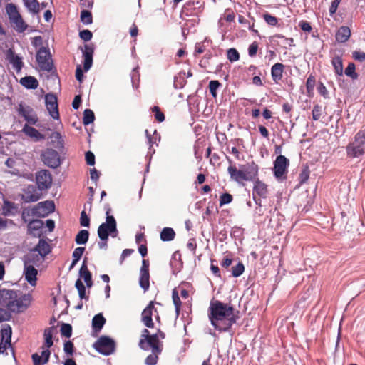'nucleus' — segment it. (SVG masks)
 <instances>
[{
  "label": "nucleus",
  "instance_id": "f257e3e1",
  "mask_svg": "<svg viewBox=\"0 0 365 365\" xmlns=\"http://www.w3.org/2000/svg\"><path fill=\"white\" fill-rule=\"evenodd\" d=\"M208 317L215 329L226 332L237 322L239 319V311H235L230 304L214 300L210 302Z\"/></svg>",
  "mask_w": 365,
  "mask_h": 365
},
{
  "label": "nucleus",
  "instance_id": "f03ea898",
  "mask_svg": "<svg viewBox=\"0 0 365 365\" xmlns=\"http://www.w3.org/2000/svg\"><path fill=\"white\" fill-rule=\"evenodd\" d=\"M29 296L22 294L19 296V291L12 289H0V305L5 307L12 312H22L29 306Z\"/></svg>",
  "mask_w": 365,
  "mask_h": 365
},
{
  "label": "nucleus",
  "instance_id": "7ed1b4c3",
  "mask_svg": "<svg viewBox=\"0 0 365 365\" xmlns=\"http://www.w3.org/2000/svg\"><path fill=\"white\" fill-rule=\"evenodd\" d=\"M347 156L351 158H359L365 153V129L360 130L354 136L353 142L346 148Z\"/></svg>",
  "mask_w": 365,
  "mask_h": 365
},
{
  "label": "nucleus",
  "instance_id": "20e7f679",
  "mask_svg": "<svg viewBox=\"0 0 365 365\" xmlns=\"http://www.w3.org/2000/svg\"><path fill=\"white\" fill-rule=\"evenodd\" d=\"M110 209L106 211V222L102 223L98 228V235L101 240H108L109 235L117 232L116 221L113 216L109 215Z\"/></svg>",
  "mask_w": 365,
  "mask_h": 365
},
{
  "label": "nucleus",
  "instance_id": "39448f33",
  "mask_svg": "<svg viewBox=\"0 0 365 365\" xmlns=\"http://www.w3.org/2000/svg\"><path fill=\"white\" fill-rule=\"evenodd\" d=\"M289 160L284 155H278L274 161L273 173L274 177L279 181H283L287 178Z\"/></svg>",
  "mask_w": 365,
  "mask_h": 365
},
{
  "label": "nucleus",
  "instance_id": "423d86ee",
  "mask_svg": "<svg viewBox=\"0 0 365 365\" xmlns=\"http://www.w3.org/2000/svg\"><path fill=\"white\" fill-rule=\"evenodd\" d=\"M94 349L103 355L111 354L115 347V341L106 336H101L93 344Z\"/></svg>",
  "mask_w": 365,
  "mask_h": 365
},
{
  "label": "nucleus",
  "instance_id": "0eeeda50",
  "mask_svg": "<svg viewBox=\"0 0 365 365\" xmlns=\"http://www.w3.org/2000/svg\"><path fill=\"white\" fill-rule=\"evenodd\" d=\"M43 163L51 168H56L61 164V157L58 151L47 148L41 155Z\"/></svg>",
  "mask_w": 365,
  "mask_h": 365
},
{
  "label": "nucleus",
  "instance_id": "6e6552de",
  "mask_svg": "<svg viewBox=\"0 0 365 365\" xmlns=\"http://www.w3.org/2000/svg\"><path fill=\"white\" fill-rule=\"evenodd\" d=\"M36 61L42 71H51L53 68V62L49 51L41 47L36 53Z\"/></svg>",
  "mask_w": 365,
  "mask_h": 365
},
{
  "label": "nucleus",
  "instance_id": "1a4fd4ad",
  "mask_svg": "<svg viewBox=\"0 0 365 365\" xmlns=\"http://www.w3.org/2000/svg\"><path fill=\"white\" fill-rule=\"evenodd\" d=\"M269 190L267 185L257 178L255 181L252 191V196L255 203L261 206L262 198H267Z\"/></svg>",
  "mask_w": 365,
  "mask_h": 365
},
{
  "label": "nucleus",
  "instance_id": "9d476101",
  "mask_svg": "<svg viewBox=\"0 0 365 365\" xmlns=\"http://www.w3.org/2000/svg\"><path fill=\"white\" fill-rule=\"evenodd\" d=\"M36 182L40 191L46 190L52 185V175L48 170H41L36 173Z\"/></svg>",
  "mask_w": 365,
  "mask_h": 365
},
{
  "label": "nucleus",
  "instance_id": "9b49d317",
  "mask_svg": "<svg viewBox=\"0 0 365 365\" xmlns=\"http://www.w3.org/2000/svg\"><path fill=\"white\" fill-rule=\"evenodd\" d=\"M34 208L36 217H45L54 211L55 205L51 200H46L38 203Z\"/></svg>",
  "mask_w": 365,
  "mask_h": 365
},
{
  "label": "nucleus",
  "instance_id": "f8f14e48",
  "mask_svg": "<svg viewBox=\"0 0 365 365\" xmlns=\"http://www.w3.org/2000/svg\"><path fill=\"white\" fill-rule=\"evenodd\" d=\"M153 312H157V309H155L154 302L150 301L148 305L143 310L141 313V321L148 328L154 327V323L153 322Z\"/></svg>",
  "mask_w": 365,
  "mask_h": 365
},
{
  "label": "nucleus",
  "instance_id": "ddd939ff",
  "mask_svg": "<svg viewBox=\"0 0 365 365\" xmlns=\"http://www.w3.org/2000/svg\"><path fill=\"white\" fill-rule=\"evenodd\" d=\"M46 106L49 114L53 119L59 118L58 108V101L56 95L52 93L46 94L45 96Z\"/></svg>",
  "mask_w": 365,
  "mask_h": 365
},
{
  "label": "nucleus",
  "instance_id": "4468645a",
  "mask_svg": "<svg viewBox=\"0 0 365 365\" xmlns=\"http://www.w3.org/2000/svg\"><path fill=\"white\" fill-rule=\"evenodd\" d=\"M18 112L19 115L24 118L28 124L35 125L37 123V115L31 107H24L22 104H19Z\"/></svg>",
  "mask_w": 365,
  "mask_h": 365
},
{
  "label": "nucleus",
  "instance_id": "2eb2a0df",
  "mask_svg": "<svg viewBox=\"0 0 365 365\" xmlns=\"http://www.w3.org/2000/svg\"><path fill=\"white\" fill-rule=\"evenodd\" d=\"M94 53V48L93 45L85 44L84 50L83 51V70L84 71H88L93 63V55Z\"/></svg>",
  "mask_w": 365,
  "mask_h": 365
},
{
  "label": "nucleus",
  "instance_id": "dca6fc26",
  "mask_svg": "<svg viewBox=\"0 0 365 365\" xmlns=\"http://www.w3.org/2000/svg\"><path fill=\"white\" fill-rule=\"evenodd\" d=\"M41 197L40 193L34 185H29L24 191L22 199L25 202H31L38 200Z\"/></svg>",
  "mask_w": 365,
  "mask_h": 365
},
{
  "label": "nucleus",
  "instance_id": "f3484780",
  "mask_svg": "<svg viewBox=\"0 0 365 365\" xmlns=\"http://www.w3.org/2000/svg\"><path fill=\"white\" fill-rule=\"evenodd\" d=\"M6 59L12 64L13 68L17 73L20 72L24 63L21 57L15 54L12 49H9L6 53Z\"/></svg>",
  "mask_w": 365,
  "mask_h": 365
},
{
  "label": "nucleus",
  "instance_id": "a211bd4d",
  "mask_svg": "<svg viewBox=\"0 0 365 365\" xmlns=\"http://www.w3.org/2000/svg\"><path fill=\"white\" fill-rule=\"evenodd\" d=\"M44 258L45 257L41 255L38 252L32 249L25 257L24 264H32L34 267V265L38 266L43 262Z\"/></svg>",
  "mask_w": 365,
  "mask_h": 365
},
{
  "label": "nucleus",
  "instance_id": "6ab92c4d",
  "mask_svg": "<svg viewBox=\"0 0 365 365\" xmlns=\"http://www.w3.org/2000/svg\"><path fill=\"white\" fill-rule=\"evenodd\" d=\"M243 168L245 181H255L258 175V165L252 163L247 166H243Z\"/></svg>",
  "mask_w": 365,
  "mask_h": 365
},
{
  "label": "nucleus",
  "instance_id": "aec40b11",
  "mask_svg": "<svg viewBox=\"0 0 365 365\" xmlns=\"http://www.w3.org/2000/svg\"><path fill=\"white\" fill-rule=\"evenodd\" d=\"M24 274L26 280L32 286L36 283L37 269L32 264H24Z\"/></svg>",
  "mask_w": 365,
  "mask_h": 365
},
{
  "label": "nucleus",
  "instance_id": "412c9836",
  "mask_svg": "<svg viewBox=\"0 0 365 365\" xmlns=\"http://www.w3.org/2000/svg\"><path fill=\"white\" fill-rule=\"evenodd\" d=\"M146 345L148 346V349H152L153 354H160L162 349L160 346V343L158 340V335L157 334H151L148 339H145Z\"/></svg>",
  "mask_w": 365,
  "mask_h": 365
},
{
  "label": "nucleus",
  "instance_id": "4be33fe9",
  "mask_svg": "<svg viewBox=\"0 0 365 365\" xmlns=\"http://www.w3.org/2000/svg\"><path fill=\"white\" fill-rule=\"evenodd\" d=\"M48 349L46 348V349L42 351L41 355L37 353L32 354L31 358L34 365H43L48 363L51 355V351Z\"/></svg>",
  "mask_w": 365,
  "mask_h": 365
},
{
  "label": "nucleus",
  "instance_id": "5701e85b",
  "mask_svg": "<svg viewBox=\"0 0 365 365\" xmlns=\"http://www.w3.org/2000/svg\"><path fill=\"white\" fill-rule=\"evenodd\" d=\"M284 65L282 63H276L271 68V76L275 83H278L283 77Z\"/></svg>",
  "mask_w": 365,
  "mask_h": 365
},
{
  "label": "nucleus",
  "instance_id": "b1692460",
  "mask_svg": "<svg viewBox=\"0 0 365 365\" xmlns=\"http://www.w3.org/2000/svg\"><path fill=\"white\" fill-rule=\"evenodd\" d=\"M43 225L41 220H33L28 223V233L34 237L40 236V230Z\"/></svg>",
  "mask_w": 365,
  "mask_h": 365
},
{
  "label": "nucleus",
  "instance_id": "393cba45",
  "mask_svg": "<svg viewBox=\"0 0 365 365\" xmlns=\"http://www.w3.org/2000/svg\"><path fill=\"white\" fill-rule=\"evenodd\" d=\"M227 172L233 180L239 183L245 181L243 169L238 170L235 165H230L227 168Z\"/></svg>",
  "mask_w": 365,
  "mask_h": 365
},
{
  "label": "nucleus",
  "instance_id": "a878e982",
  "mask_svg": "<svg viewBox=\"0 0 365 365\" xmlns=\"http://www.w3.org/2000/svg\"><path fill=\"white\" fill-rule=\"evenodd\" d=\"M79 275L83 278L86 284V286L90 288L93 285L91 273L88 270L86 261L83 260L81 267L79 271Z\"/></svg>",
  "mask_w": 365,
  "mask_h": 365
},
{
  "label": "nucleus",
  "instance_id": "bb28decb",
  "mask_svg": "<svg viewBox=\"0 0 365 365\" xmlns=\"http://www.w3.org/2000/svg\"><path fill=\"white\" fill-rule=\"evenodd\" d=\"M351 36V30L348 26H341L336 34V40L339 43H344L349 40Z\"/></svg>",
  "mask_w": 365,
  "mask_h": 365
},
{
  "label": "nucleus",
  "instance_id": "cd10ccee",
  "mask_svg": "<svg viewBox=\"0 0 365 365\" xmlns=\"http://www.w3.org/2000/svg\"><path fill=\"white\" fill-rule=\"evenodd\" d=\"M34 250L45 257L51 252L50 245L44 240L40 239L38 243L34 247Z\"/></svg>",
  "mask_w": 365,
  "mask_h": 365
},
{
  "label": "nucleus",
  "instance_id": "c85d7f7f",
  "mask_svg": "<svg viewBox=\"0 0 365 365\" xmlns=\"http://www.w3.org/2000/svg\"><path fill=\"white\" fill-rule=\"evenodd\" d=\"M20 83L28 89H36L38 86V80L34 76H25L20 80Z\"/></svg>",
  "mask_w": 365,
  "mask_h": 365
},
{
  "label": "nucleus",
  "instance_id": "c756f323",
  "mask_svg": "<svg viewBox=\"0 0 365 365\" xmlns=\"http://www.w3.org/2000/svg\"><path fill=\"white\" fill-rule=\"evenodd\" d=\"M22 131L26 135L35 138L37 140L44 138L43 135H42L38 130L31 126H29L28 124H26L24 126Z\"/></svg>",
  "mask_w": 365,
  "mask_h": 365
},
{
  "label": "nucleus",
  "instance_id": "7c9ffc66",
  "mask_svg": "<svg viewBox=\"0 0 365 365\" xmlns=\"http://www.w3.org/2000/svg\"><path fill=\"white\" fill-rule=\"evenodd\" d=\"M10 22L13 25L14 29L19 33L25 31L28 28V25L24 21L21 15L11 20Z\"/></svg>",
  "mask_w": 365,
  "mask_h": 365
},
{
  "label": "nucleus",
  "instance_id": "2f4dec72",
  "mask_svg": "<svg viewBox=\"0 0 365 365\" xmlns=\"http://www.w3.org/2000/svg\"><path fill=\"white\" fill-rule=\"evenodd\" d=\"M106 323V319L101 313L96 314L92 319V327L93 329L98 332L101 330L103 325Z\"/></svg>",
  "mask_w": 365,
  "mask_h": 365
},
{
  "label": "nucleus",
  "instance_id": "473e14b6",
  "mask_svg": "<svg viewBox=\"0 0 365 365\" xmlns=\"http://www.w3.org/2000/svg\"><path fill=\"white\" fill-rule=\"evenodd\" d=\"M331 64L334 68L336 75L342 76L344 67L341 57L339 56L333 57L331 59Z\"/></svg>",
  "mask_w": 365,
  "mask_h": 365
},
{
  "label": "nucleus",
  "instance_id": "72a5a7b5",
  "mask_svg": "<svg viewBox=\"0 0 365 365\" xmlns=\"http://www.w3.org/2000/svg\"><path fill=\"white\" fill-rule=\"evenodd\" d=\"M5 9L10 21L21 15L16 6L12 3L7 4Z\"/></svg>",
  "mask_w": 365,
  "mask_h": 365
},
{
  "label": "nucleus",
  "instance_id": "f704fd0d",
  "mask_svg": "<svg viewBox=\"0 0 365 365\" xmlns=\"http://www.w3.org/2000/svg\"><path fill=\"white\" fill-rule=\"evenodd\" d=\"M175 237V232L171 227H164L160 232V240L163 241H171Z\"/></svg>",
  "mask_w": 365,
  "mask_h": 365
},
{
  "label": "nucleus",
  "instance_id": "c9c22d12",
  "mask_svg": "<svg viewBox=\"0 0 365 365\" xmlns=\"http://www.w3.org/2000/svg\"><path fill=\"white\" fill-rule=\"evenodd\" d=\"M25 6L34 14H38L40 11V4L37 0H23Z\"/></svg>",
  "mask_w": 365,
  "mask_h": 365
},
{
  "label": "nucleus",
  "instance_id": "e433bc0d",
  "mask_svg": "<svg viewBox=\"0 0 365 365\" xmlns=\"http://www.w3.org/2000/svg\"><path fill=\"white\" fill-rule=\"evenodd\" d=\"M53 329H54L53 327H49L44 330V333H43V337H44V340H45L44 346L46 348H50L53 344V339H52Z\"/></svg>",
  "mask_w": 365,
  "mask_h": 365
},
{
  "label": "nucleus",
  "instance_id": "4c0bfd02",
  "mask_svg": "<svg viewBox=\"0 0 365 365\" xmlns=\"http://www.w3.org/2000/svg\"><path fill=\"white\" fill-rule=\"evenodd\" d=\"M139 284L144 292L148 291L150 287V273H140Z\"/></svg>",
  "mask_w": 365,
  "mask_h": 365
},
{
  "label": "nucleus",
  "instance_id": "58836bf2",
  "mask_svg": "<svg viewBox=\"0 0 365 365\" xmlns=\"http://www.w3.org/2000/svg\"><path fill=\"white\" fill-rule=\"evenodd\" d=\"M89 237V232L86 230H81L75 237V241L78 245L86 244Z\"/></svg>",
  "mask_w": 365,
  "mask_h": 365
},
{
  "label": "nucleus",
  "instance_id": "ea45409f",
  "mask_svg": "<svg viewBox=\"0 0 365 365\" xmlns=\"http://www.w3.org/2000/svg\"><path fill=\"white\" fill-rule=\"evenodd\" d=\"M149 331L147 329H144L142 331L140 339L138 343L139 347L143 350H148V346L146 345L145 339L150 336Z\"/></svg>",
  "mask_w": 365,
  "mask_h": 365
},
{
  "label": "nucleus",
  "instance_id": "a19ab883",
  "mask_svg": "<svg viewBox=\"0 0 365 365\" xmlns=\"http://www.w3.org/2000/svg\"><path fill=\"white\" fill-rule=\"evenodd\" d=\"M172 299L175 308V312L177 315H179L181 309V301L176 289H174L172 292Z\"/></svg>",
  "mask_w": 365,
  "mask_h": 365
},
{
  "label": "nucleus",
  "instance_id": "79ce46f5",
  "mask_svg": "<svg viewBox=\"0 0 365 365\" xmlns=\"http://www.w3.org/2000/svg\"><path fill=\"white\" fill-rule=\"evenodd\" d=\"M316 83V78L313 75H309L306 82V89L308 96L313 94L314 88Z\"/></svg>",
  "mask_w": 365,
  "mask_h": 365
},
{
  "label": "nucleus",
  "instance_id": "37998d69",
  "mask_svg": "<svg viewBox=\"0 0 365 365\" xmlns=\"http://www.w3.org/2000/svg\"><path fill=\"white\" fill-rule=\"evenodd\" d=\"M95 120L94 113L91 109H86L83 112V123L85 125L92 123Z\"/></svg>",
  "mask_w": 365,
  "mask_h": 365
},
{
  "label": "nucleus",
  "instance_id": "c03bdc74",
  "mask_svg": "<svg viewBox=\"0 0 365 365\" xmlns=\"http://www.w3.org/2000/svg\"><path fill=\"white\" fill-rule=\"evenodd\" d=\"M355 64L354 63H349L344 71V73L346 76L350 77L352 80H356L358 78L359 76L355 71Z\"/></svg>",
  "mask_w": 365,
  "mask_h": 365
},
{
  "label": "nucleus",
  "instance_id": "a18cd8bd",
  "mask_svg": "<svg viewBox=\"0 0 365 365\" xmlns=\"http://www.w3.org/2000/svg\"><path fill=\"white\" fill-rule=\"evenodd\" d=\"M81 21L83 24H91L93 22V16L91 11L83 9L81 12Z\"/></svg>",
  "mask_w": 365,
  "mask_h": 365
},
{
  "label": "nucleus",
  "instance_id": "49530a36",
  "mask_svg": "<svg viewBox=\"0 0 365 365\" xmlns=\"http://www.w3.org/2000/svg\"><path fill=\"white\" fill-rule=\"evenodd\" d=\"M85 251V247H78L74 250L72 254L73 262L72 266L75 265L81 258L83 252Z\"/></svg>",
  "mask_w": 365,
  "mask_h": 365
},
{
  "label": "nucleus",
  "instance_id": "de8ad7c7",
  "mask_svg": "<svg viewBox=\"0 0 365 365\" xmlns=\"http://www.w3.org/2000/svg\"><path fill=\"white\" fill-rule=\"evenodd\" d=\"M51 139L53 143H56V145H55L56 148L60 150L63 148V140L58 132L53 133L51 135Z\"/></svg>",
  "mask_w": 365,
  "mask_h": 365
},
{
  "label": "nucleus",
  "instance_id": "09e8293b",
  "mask_svg": "<svg viewBox=\"0 0 365 365\" xmlns=\"http://www.w3.org/2000/svg\"><path fill=\"white\" fill-rule=\"evenodd\" d=\"M75 287L78 291V294L80 298L82 299H88V297L86 296V288L83 285V282L80 279H78L76 282Z\"/></svg>",
  "mask_w": 365,
  "mask_h": 365
},
{
  "label": "nucleus",
  "instance_id": "8fccbe9b",
  "mask_svg": "<svg viewBox=\"0 0 365 365\" xmlns=\"http://www.w3.org/2000/svg\"><path fill=\"white\" fill-rule=\"evenodd\" d=\"M227 57L230 62H235L240 59V53L237 49L232 48L227 50Z\"/></svg>",
  "mask_w": 365,
  "mask_h": 365
},
{
  "label": "nucleus",
  "instance_id": "3c124183",
  "mask_svg": "<svg viewBox=\"0 0 365 365\" xmlns=\"http://www.w3.org/2000/svg\"><path fill=\"white\" fill-rule=\"evenodd\" d=\"M245 266L242 262H240L237 265L232 267V275L234 277H238L243 274Z\"/></svg>",
  "mask_w": 365,
  "mask_h": 365
},
{
  "label": "nucleus",
  "instance_id": "603ef678",
  "mask_svg": "<svg viewBox=\"0 0 365 365\" xmlns=\"http://www.w3.org/2000/svg\"><path fill=\"white\" fill-rule=\"evenodd\" d=\"M31 217H36L34 208L31 209H24L21 214L22 220L25 222H29Z\"/></svg>",
  "mask_w": 365,
  "mask_h": 365
},
{
  "label": "nucleus",
  "instance_id": "864d4df0",
  "mask_svg": "<svg viewBox=\"0 0 365 365\" xmlns=\"http://www.w3.org/2000/svg\"><path fill=\"white\" fill-rule=\"evenodd\" d=\"M221 86V83L216 80L210 81L209 83V90L210 93L213 97L217 96V90L219 88V87Z\"/></svg>",
  "mask_w": 365,
  "mask_h": 365
},
{
  "label": "nucleus",
  "instance_id": "5fc2aeb1",
  "mask_svg": "<svg viewBox=\"0 0 365 365\" xmlns=\"http://www.w3.org/2000/svg\"><path fill=\"white\" fill-rule=\"evenodd\" d=\"M312 119L314 120H319L322 115V106L319 104L314 105L312 109Z\"/></svg>",
  "mask_w": 365,
  "mask_h": 365
},
{
  "label": "nucleus",
  "instance_id": "6e6d98bb",
  "mask_svg": "<svg viewBox=\"0 0 365 365\" xmlns=\"http://www.w3.org/2000/svg\"><path fill=\"white\" fill-rule=\"evenodd\" d=\"M61 334L67 338H70L72 334V327L69 324L63 323L61 327Z\"/></svg>",
  "mask_w": 365,
  "mask_h": 365
},
{
  "label": "nucleus",
  "instance_id": "4d7b16f0",
  "mask_svg": "<svg viewBox=\"0 0 365 365\" xmlns=\"http://www.w3.org/2000/svg\"><path fill=\"white\" fill-rule=\"evenodd\" d=\"M152 111L154 113L155 118L157 121L161 123L164 121L165 120V115L164 113L160 110V108L158 106H154L152 108Z\"/></svg>",
  "mask_w": 365,
  "mask_h": 365
},
{
  "label": "nucleus",
  "instance_id": "13d9d810",
  "mask_svg": "<svg viewBox=\"0 0 365 365\" xmlns=\"http://www.w3.org/2000/svg\"><path fill=\"white\" fill-rule=\"evenodd\" d=\"M233 200V197L230 193H224L220 197V207L230 203Z\"/></svg>",
  "mask_w": 365,
  "mask_h": 365
},
{
  "label": "nucleus",
  "instance_id": "bf43d9fd",
  "mask_svg": "<svg viewBox=\"0 0 365 365\" xmlns=\"http://www.w3.org/2000/svg\"><path fill=\"white\" fill-rule=\"evenodd\" d=\"M14 204L13 202L5 201L3 206V214L6 216L10 215L12 210L14 209Z\"/></svg>",
  "mask_w": 365,
  "mask_h": 365
},
{
  "label": "nucleus",
  "instance_id": "052dcab7",
  "mask_svg": "<svg viewBox=\"0 0 365 365\" xmlns=\"http://www.w3.org/2000/svg\"><path fill=\"white\" fill-rule=\"evenodd\" d=\"M263 19L269 25L276 26L278 24L277 18L274 16H272L269 14H264L263 15Z\"/></svg>",
  "mask_w": 365,
  "mask_h": 365
},
{
  "label": "nucleus",
  "instance_id": "680f3d73",
  "mask_svg": "<svg viewBox=\"0 0 365 365\" xmlns=\"http://www.w3.org/2000/svg\"><path fill=\"white\" fill-rule=\"evenodd\" d=\"M212 58L211 53H207L205 56L200 61V66L206 68L210 65V60Z\"/></svg>",
  "mask_w": 365,
  "mask_h": 365
},
{
  "label": "nucleus",
  "instance_id": "e2e57ef3",
  "mask_svg": "<svg viewBox=\"0 0 365 365\" xmlns=\"http://www.w3.org/2000/svg\"><path fill=\"white\" fill-rule=\"evenodd\" d=\"M79 36L82 40L88 41L92 38L93 34L91 31L85 29L79 32Z\"/></svg>",
  "mask_w": 365,
  "mask_h": 365
},
{
  "label": "nucleus",
  "instance_id": "0e129e2a",
  "mask_svg": "<svg viewBox=\"0 0 365 365\" xmlns=\"http://www.w3.org/2000/svg\"><path fill=\"white\" fill-rule=\"evenodd\" d=\"M80 224L83 227H89L90 225V219L86 215L85 210H83L81 213Z\"/></svg>",
  "mask_w": 365,
  "mask_h": 365
},
{
  "label": "nucleus",
  "instance_id": "69168bd1",
  "mask_svg": "<svg viewBox=\"0 0 365 365\" xmlns=\"http://www.w3.org/2000/svg\"><path fill=\"white\" fill-rule=\"evenodd\" d=\"M309 177V171L308 169H304L299 175V184L302 185L307 181Z\"/></svg>",
  "mask_w": 365,
  "mask_h": 365
},
{
  "label": "nucleus",
  "instance_id": "338daca9",
  "mask_svg": "<svg viewBox=\"0 0 365 365\" xmlns=\"http://www.w3.org/2000/svg\"><path fill=\"white\" fill-rule=\"evenodd\" d=\"M158 354H152L148 355L145 359V364L147 365H155L158 362Z\"/></svg>",
  "mask_w": 365,
  "mask_h": 365
},
{
  "label": "nucleus",
  "instance_id": "774afa93",
  "mask_svg": "<svg viewBox=\"0 0 365 365\" xmlns=\"http://www.w3.org/2000/svg\"><path fill=\"white\" fill-rule=\"evenodd\" d=\"M11 314L7 310L0 308V322L9 321L11 319Z\"/></svg>",
  "mask_w": 365,
  "mask_h": 365
}]
</instances>
